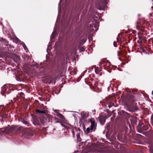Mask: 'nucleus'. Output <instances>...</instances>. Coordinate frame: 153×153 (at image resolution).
<instances>
[{"mask_svg":"<svg viewBox=\"0 0 153 153\" xmlns=\"http://www.w3.org/2000/svg\"><path fill=\"white\" fill-rule=\"evenodd\" d=\"M99 118L100 123L102 125H103L105 122V116L104 115L100 116Z\"/></svg>","mask_w":153,"mask_h":153,"instance_id":"obj_1","label":"nucleus"},{"mask_svg":"<svg viewBox=\"0 0 153 153\" xmlns=\"http://www.w3.org/2000/svg\"><path fill=\"white\" fill-rule=\"evenodd\" d=\"M18 131L20 132L22 131V134H23L24 135L27 132L25 129L23 128L22 127H20L18 129Z\"/></svg>","mask_w":153,"mask_h":153,"instance_id":"obj_2","label":"nucleus"},{"mask_svg":"<svg viewBox=\"0 0 153 153\" xmlns=\"http://www.w3.org/2000/svg\"><path fill=\"white\" fill-rule=\"evenodd\" d=\"M91 130H93L95 128L96 126L95 125V122L93 120H91Z\"/></svg>","mask_w":153,"mask_h":153,"instance_id":"obj_3","label":"nucleus"},{"mask_svg":"<svg viewBox=\"0 0 153 153\" xmlns=\"http://www.w3.org/2000/svg\"><path fill=\"white\" fill-rule=\"evenodd\" d=\"M36 112L39 113H42V114H45V111L42 110L41 111L39 110H36Z\"/></svg>","mask_w":153,"mask_h":153,"instance_id":"obj_4","label":"nucleus"},{"mask_svg":"<svg viewBox=\"0 0 153 153\" xmlns=\"http://www.w3.org/2000/svg\"><path fill=\"white\" fill-rule=\"evenodd\" d=\"M114 103L110 102H109L108 104V106L109 108H110L112 106H114Z\"/></svg>","mask_w":153,"mask_h":153,"instance_id":"obj_5","label":"nucleus"},{"mask_svg":"<svg viewBox=\"0 0 153 153\" xmlns=\"http://www.w3.org/2000/svg\"><path fill=\"white\" fill-rule=\"evenodd\" d=\"M56 116L61 118H62L63 117V116L61 114L59 113H57Z\"/></svg>","mask_w":153,"mask_h":153,"instance_id":"obj_6","label":"nucleus"},{"mask_svg":"<svg viewBox=\"0 0 153 153\" xmlns=\"http://www.w3.org/2000/svg\"><path fill=\"white\" fill-rule=\"evenodd\" d=\"M90 129L89 128H88L85 131V133L86 134H88L90 132Z\"/></svg>","mask_w":153,"mask_h":153,"instance_id":"obj_7","label":"nucleus"},{"mask_svg":"<svg viewBox=\"0 0 153 153\" xmlns=\"http://www.w3.org/2000/svg\"><path fill=\"white\" fill-rule=\"evenodd\" d=\"M23 46L24 48L25 49V50L26 51V52H28V50L26 46L24 44L23 45Z\"/></svg>","mask_w":153,"mask_h":153,"instance_id":"obj_8","label":"nucleus"},{"mask_svg":"<svg viewBox=\"0 0 153 153\" xmlns=\"http://www.w3.org/2000/svg\"><path fill=\"white\" fill-rule=\"evenodd\" d=\"M22 123L24 124H25V125H27V126H28L29 123L27 121H25V120H24V121H22Z\"/></svg>","mask_w":153,"mask_h":153,"instance_id":"obj_9","label":"nucleus"},{"mask_svg":"<svg viewBox=\"0 0 153 153\" xmlns=\"http://www.w3.org/2000/svg\"><path fill=\"white\" fill-rule=\"evenodd\" d=\"M46 117L47 118H48L49 119H50L51 118V116L50 115H49L48 114H46Z\"/></svg>","mask_w":153,"mask_h":153,"instance_id":"obj_10","label":"nucleus"},{"mask_svg":"<svg viewBox=\"0 0 153 153\" xmlns=\"http://www.w3.org/2000/svg\"><path fill=\"white\" fill-rule=\"evenodd\" d=\"M54 32H53L52 33L51 35V39L53 38L54 36Z\"/></svg>","mask_w":153,"mask_h":153,"instance_id":"obj_11","label":"nucleus"},{"mask_svg":"<svg viewBox=\"0 0 153 153\" xmlns=\"http://www.w3.org/2000/svg\"><path fill=\"white\" fill-rule=\"evenodd\" d=\"M8 130V128H7L5 129V131H5V132L6 133H8L9 132H10V130H9V131H8V132H7L6 131H7Z\"/></svg>","mask_w":153,"mask_h":153,"instance_id":"obj_12","label":"nucleus"},{"mask_svg":"<svg viewBox=\"0 0 153 153\" xmlns=\"http://www.w3.org/2000/svg\"><path fill=\"white\" fill-rule=\"evenodd\" d=\"M82 127H83V130H84V131H85V126L83 125L82 126Z\"/></svg>","mask_w":153,"mask_h":153,"instance_id":"obj_13","label":"nucleus"},{"mask_svg":"<svg viewBox=\"0 0 153 153\" xmlns=\"http://www.w3.org/2000/svg\"><path fill=\"white\" fill-rule=\"evenodd\" d=\"M61 123V125L62 126H63V125H62V124L61 123H60V122H59V121H58V122H56V123Z\"/></svg>","mask_w":153,"mask_h":153,"instance_id":"obj_14","label":"nucleus"},{"mask_svg":"<svg viewBox=\"0 0 153 153\" xmlns=\"http://www.w3.org/2000/svg\"><path fill=\"white\" fill-rule=\"evenodd\" d=\"M76 136H77V138H78V137H79V134H78Z\"/></svg>","mask_w":153,"mask_h":153,"instance_id":"obj_15","label":"nucleus"},{"mask_svg":"<svg viewBox=\"0 0 153 153\" xmlns=\"http://www.w3.org/2000/svg\"><path fill=\"white\" fill-rule=\"evenodd\" d=\"M104 3L105 4H107V3L106 2V1L105 0H104Z\"/></svg>","mask_w":153,"mask_h":153,"instance_id":"obj_16","label":"nucleus"},{"mask_svg":"<svg viewBox=\"0 0 153 153\" xmlns=\"http://www.w3.org/2000/svg\"><path fill=\"white\" fill-rule=\"evenodd\" d=\"M95 72L96 73H98V71L97 70H95Z\"/></svg>","mask_w":153,"mask_h":153,"instance_id":"obj_17","label":"nucleus"},{"mask_svg":"<svg viewBox=\"0 0 153 153\" xmlns=\"http://www.w3.org/2000/svg\"><path fill=\"white\" fill-rule=\"evenodd\" d=\"M56 111H57V110H54V112H55L56 113Z\"/></svg>","mask_w":153,"mask_h":153,"instance_id":"obj_18","label":"nucleus"},{"mask_svg":"<svg viewBox=\"0 0 153 153\" xmlns=\"http://www.w3.org/2000/svg\"><path fill=\"white\" fill-rule=\"evenodd\" d=\"M11 130H13V127H12V128H11Z\"/></svg>","mask_w":153,"mask_h":153,"instance_id":"obj_19","label":"nucleus"},{"mask_svg":"<svg viewBox=\"0 0 153 153\" xmlns=\"http://www.w3.org/2000/svg\"><path fill=\"white\" fill-rule=\"evenodd\" d=\"M152 94H153V91H152Z\"/></svg>","mask_w":153,"mask_h":153,"instance_id":"obj_20","label":"nucleus"},{"mask_svg":"<svg viewBox=\"0 0 153 153\" xmlns=\"http://www.w3.org/2000/svg\"><path fill=\"white\" fill-rule=\"evenodd\" d=\"M99 10H101V9H99Z\"/></svg>","mask_w":153,"mask_h":153,"instance_id":"obj_21","label":"nucleus"}]
</instances>
